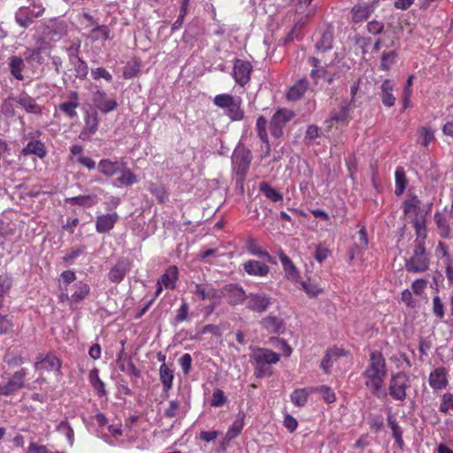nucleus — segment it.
I'll return each instance as SVG.
<instances>
[{"mask_svg": "<svg viewBox=\"0 0 453 453\" xmlns=\"http://www.w3.org/2000/svg\"><path fill=\"white\" fill-rule=\"evenodd\" d=\"M388 374L386 359L378 350L372 351L369 355L368 365L362 376L365 378V387L377 397L383 387Z\"/></svg>", "mask_w": 453, "mask_h": 453, "instance_id": "nucleus-1", "label": "nucleus"}, {"mask_svg": "<svg viewBox=\"0 0 453 453\" xmlns=\"http://www.w3.org/2000/svg\"><path fill=\"white\" fill-rule=\"evenodd\" d=\"M213 103L219 108L223 109L225 115L232 121H241L244 119L245 112L242 108V100L240 96L219 94L214 97Z\"/></svg>", "mask_w": 453, "mask_h": 453, "instance_id": "nucleus-2", "label": "nucleus"}, {"mask_svg": "<svg viewBox=\"0 0 453 453\" xmlns=\"http://www.w3.org/2000/svg\"><path fill=\"white\" fill-rule=\"evenodd\" d=\"M252 156L250 150L244 146H238L232 155V167L235 174L236 184L242 186L250 169Z\"/></svg>", "mask_w": 453, "mask_h": 453, "instance_id": "nucleus-3", "label": "nucleus"}, {"mask_svg": "<svg viewBox=\"0 0 453 453\" xmlns=\"http://www.w3.org/2000/svg\"><path fill=\"white\" fill-rule=\"evenodd\" d=\"M430 265V257L426 246H414L412 255L405 260V269L409 273H421L426 272Z\"/></svg>", "mask_w": 453, "mask_h": 453, "instance_id": "nucleus-4", "label": "nucleus"}, {"mask_svg": "<svg viewBox=\"0 0 453 453\" xmlns=\"http://www.w3.org/2000/svg\"><path fill=\"white\" fill-rule=\"evenodd\" d=\"M37 32L41 33L45 38L58 42L65 36L68 31V25L65 20L52 19L40 24Z\"/></svg>", "mask_w": 453, "mask_h": 453, "instance_id": "nucleus-5", "label": "nucleus"}, {"mask_svg": "<svg viewBox=\"0 0 453 453\" xmlns=\"http://www.w3.org/2000/svg\"><path fill=\"white\" fill-rule=\"evenodd\" d=\"M27 374V369L21 368L16 371L12 377L5 378L1 375L2 380L0 381V395H12L17 391L21 389L25 385V378Z\"/></svg>", "mask_w": 453, "mask_h": 453, "instance_id": "nucleus-6", "label": "nucleus"}, {"mask_svg": "<svg viewBox=\"0 0 453 453\" xmlns=\"http://www.w3.org/2000/svg\"><path fill=\"white\" fill-rule=\"evenodd\" d=\"M410 387L409 376L403 372L391 375L388 385V393L395 401H403L406 398V389Z\"/></svg>", "mask_w": 453, "mask_h": 453, "instance_id": "nucleus-7", "label": "nucleus"}, {"mask_svg": "<svg viewBox=\"0 0 453 453\" xmlns=\"http://www.w3.org/2000/svg\"><path fill=\"white\" fill-rule=\"evenodd\" d=\"M294 117L293 111L287 109L278 110L271 119L269 129L274 138H280L283 134V128Z\"/></svg>", "mask_w": 453, "mask_h": 453, "instance_id": "nucleus-8", "label": "nucleus"}, {"mask_svg": "<svg viewBox=\"0 0 453 453\" xmlns=\"http://www.w3.org/2000/svg\"><path fill=\"white\" fill-rule=\"evenodd\" d=\"M33 9L29 7H20L15 13V20L23 28L28 27L33 23L34 18L41 17L45 9L42 4H33Z\"/></svg>", "mask_w": 453, "mask_h": 453, "instance_id": "nucleus-9", "label": "nucleus"}, {"mask_svg": "<svg viewBox=\"0 0 453 453\" xmlns=\"http://www.w3.org/2000/svg\"><path fill=\"white\" fill-rule=\"evenodd\" d=\"M92 102L96 109L102 113L107 114L118 107V103L115 99L110 98L105 91L97 88L92 95Z\"/></svg>", "mask_w": 453, "mask_h": 453, "instance_id": "nucleus-10", "label": "nucleus"}, {"mask_svg": "<svg viewBox=\"0 0 453 453\" xmlns=\"http://www.w3.org/2000/svg\"><path fill=\"white\" fill-rule=\"evenodd\" d=\"M252 65L250 62L236 59L233 69V76L240 86H245L250 80Z\"/></svg>", "mask_w": 453, "mask_h": 453, "instance_id": "nucleus-11", "label": "nucleus"}, {"mask_svg": "<svg viewBox=\"0 0 453 453\" xmlns=\"http://www.w3.org/2000/svg\"><path fill=\"white\" fill-rule=\"evenodd\" d=\"M246 300L247 308L258 313L265 312L271 304V297L263 293H250L249 296H247Z\"/></svg>", "mask_w": 453, "mask_h": 453, "instance_id": "nucleus-12", "label": "nucleus"}, {"mask_svg": "<svg viewBox=\"0 0 453 453\" xmlns=\"http://www.w3.org/2000/svg\"><path fill=\"white\" fill-rule=\"evenodd\" d=\"M131 269V263L127 258L121 257L111 266L108 273V279L112 283L121 282Z\"/></svg>", "mask_w": 453, "mask_h": 453, "instance_id": "nucleus-13", "label": "nucleus"}, {"mask_svg": "<svg viewBox=\"0 0 453 453\" xmlns=\"http://www.w3.org/2000/svg\"><path fill=\"white\" fill-rule=\"evenodd\" d=\"M15 103L28 114L41 115L42 112V107L36 103L35 98L26 92L16 96Z\"/></svg>", "mask_w": 453, "mask_h": 453, "instance_id": "nucleus-14", "label": "nucleus"}, {"mask_svg": "<svg viewBox=\"0 0 453 453\" xmlns=\"http://www.w3.org/2000/svg\"><path fill=\"white\" fill-rule=\"evenodd\" d=\"M80 106V96L78 92L71 91L67 100L58 105L59 111L69 119H74L78 116L76 109Z\"/></svg>", "mask_w": 453, "mask_h": 453, "instance_id": "nucleus-15", "label": "nucleus"}, {"mask_svg": "<svg viewBox=\"0 0 453 453\" xmlns=\"http://www.w3.org/2000/svg\"><path fill=\"white\" fill-rule=\"evenodd\" d=\"M119 216L117 212L102 214L96 219V230L99 234H106L112 230Z\"/></svg>", "mask_w": 453, "mask_h": 453, "instance_id": "nucleus-16", "label": "nucleus"}, {"mask_svg": "<svg viewBox=\"0 0 453 453\" xmlns=\"http://www.w3.org/2000/svg\"><path fill=\"white\" fill-rule=\"evenodd\" d=\"M224 290L230 305L242 304L247 298L244 289L238 284H228L224 288Z\"/></svg>", "mask_w": 453, "mask_h": 453, "instance_id": "nucleus-17", "label": "nucleus"}, {"mask_svg": "<svg viewBox=\"0 0 453 453\" xmlns=\"http://www.w3.org/2000/svg\"><path fill=\"white\" fill-rule=\"evenodd\" d=\"M374 4H359L351 9V20L357 24L367 20L374 12Z\"/></svg>", "mask_w": 453, "mask_h": 453, "instance_id": "nucleus-18", "label": "nucleus"}, {"mask_svg": "<svg viewBox=\"0 0 453 453\" xmlns=\"http://www.w3.org/2000/svg\"><path fill=\"white\" fill-rule=\"evenodd\" d=\"M194 293L201 299H208L215 303H219L221 299L219 292L215 288H213L212 285L208 283L196 284Z\"/></svg>", "mask_w": 453, "mask_h": 453, "instance_id": "nucleus-19", "label": "nucleus"}, {"mask_svg": "<svg viewBox=\"0 0 453 453\" xmlns=\"http://www.w3.org/2000/svg\"><path fill=\"white\" fill-rule=\"evenodd\" d=\"M395 83L389 79L384 80L380 87V100L382 104L386 107L390 108L394 106L395 104L396 98L393 93L395 90Z\"/></svg>", "mask_w": 453, "mask_h": 453, "instance_id": "nucleus-20", "label": "nucleus"}, {"mask_svg": "<svg viewBox=\"0 0 453 453\" xmlns=\"http://www.w3.org/2000/svg\"><path fill=\"white\" fill-rule=\"evenodd\" d=\"M251 357L255 363L269 365L278 363L280 356V354L268 349H257V350L253 353Z\"/></svg>", "mask_w": 453, "mask_h": 453, "instance_id": "nucleus-21", "label": "nucleus"}, {"mask_svg": "<svg viewBox=\"0 0 453 453\" xmlns=\"http://www.w3.org/2000/svg\"><path fill=\"white\" fill-rule=\"evenodd\" d=\"M244 271L251 276L265 277L269 273V266L257 260H249L243 264Z\"/></svg>", "mask_w": 453, "mask_h": 453, "instance_id": "nucleus-22", "label": "nucleus"}, {"mask_svg": "<svg viewBox=\"0 0 453 453\" xmlns=\"http://www.w3.org/2000/svg\"><path fill=\"white\" fill-rule=\"evenodd\" d=\"M125 167V162L121 161H111L110 159H102L98 163L99 172L107 176L111 177L121 170V167Z\"/></svg>", "mask_w": 453, "mask_h": 453, "instance_id": "nucleus-23", "label": "nucleus"}, {"mask_svg": "<svg viewBox=\"0 0 453 453\" xmlns=\"http://www.w3.org/2000/svg\"><path fill=\"white\" fill-rule=\"evenodd\" d=\"M22 155H35L42 159L47 156L45 144L40 140L30 141L21 150Z\"/></svg>", "mask_w": 453, "mask_h": 453, "instance_id": "nucleus-24", "label": "nucleus"}, {"mask_svg": "<svg viewBox=\"0 0 453 453\" xmlns=\"http://www.w3.org/2000/svg\"><path fill=\"white\" fill-rule=\"evenodd\" d=\"M447 371L444 367L434 370L429 375V385L434 389H442L448 385Z\"/></svg>", "mask_w": 453, "mask_h": 453, "instance_id": "nucleus-25", "label": "nucleus"}, {"mask_svg": "<svg viewBox=\"0 0 453 453\" xmlns=\"http://www.w3.org/2000/svg\"><path fill=\"white\" fill-rule=\"evenodd\" d=\"M178 279V268L175 265L169 266L165 272L157 280V284L164 286L165 288L173 289Z\"/></svg>", "mask_w": 453, "mask_h": 453, "instance_id": "nucleus-26", "label": "nucleus"}, {"mask_svg": "<svg viewBox=\"0 0 453 453\" xmlns=\"http://www.w3.org/2000/svg\"><path fill=\"white\" fill-rule=\"evenodd\" d=\"M279 258L281 262L286 277L293 282H297L299 279V273L291 259L283 252L280 253Z\"/></svg>", "mask_w": 453, "mask_h": 453, "instance_id": "nucleus-27", "label": "nucleus"}, {"mask_svg": "<svg viewBox=\"0 0 453 453\" xmlns=\"http://www.w3.org/2000/svg\"><path fill=\"white\" fill-rule=\"evenodd\" d=\"M260 324L270 333L280 334L285 330L283 320L276 316L265 317L260 321Z\"/></svg>", "mask_w": 453, "mask_h": 453, "instance_id": "nucleus-28", "label": "nucleus"}, {"mask_svg": "<svg viewBox=\"0 0 453 453\" xmlns=\"http://www.w3.org/2000/svg\"><path fill=\"white\" fill-rule=\"evenodd\" d=\"M25 58L19 56H12L9 58L8 66L11 74L18 81H24L22 72L25 68Z\"/></svg>", "mask_w": 453, "mask_h": 453, "instance_id": "nucleus-29", "label": "nucleus"}, {"mask_svg": "<svg viewBox=\"0 0 453 453\" xmlns=\"http://www.w3.org/2000/svg\"><path fill=\"white\" fill-rule=\"evenodd\" d=\"M309 82L306 79L299 80L293 85L287 93V98L289 101L299 100L307 91Z\"/></svg>", "mask_w": 453, "mask_h": 453, "instance_id": "nucleus-30", "label": "nucleus"}, {"mask_svg": "<svg viewBox=\"0 0 453 453\" xmlns=\"http://www.w3.org/2000/svg\"><path fill=\"white\" fill-rule=\"evenodd\" d=\"M333 42H334V34L333 31L327 29L324 31L320 39L316 42V51L319 52H326L333 49Z\"/></svg>", "mask_w": 453, "mask_h": 453, "instance_id": "nucleus-31", "label": "nucleus"}, {"mask_svg": "<svg viewBox=\"0 0 453 453\" xmlns=\"http://www.w3.org/2000/svg\"><path fill=\"white\" fill-rule=\"evenodd\" d=\"M65 202L71 205L93 207L97 203L98 197L96 195L78 196L66 198Z\"/></svg>", "mask_w": 453, "mask_h": 453, "instance_id": "nucleus-32", "label": "nucleus"}, {"mask_svg": "<svg viewBox=\"0 0 453 453\" xmlns=\"http://www.w3.org/2000/svg\"><path fill=\"white\" fill-rule=\"evenodd\" d=\"M434 221L439 235L441 238H449L450 235V226L447 217L443 213L437 211L434 214Z\"/></svg>", "mask_w": 453, "mask_h": 453, "instance_id": "nucleus-33", "label": "nucleus"}, {"mask_svg": "<svg viewBox=\"0 0 453 453\" xmlns=\"http://www.w3.org/2000/svg\"><path fill=\"white\" fill-rule=\"evenodd\" d=\"M36 368L44 369L46 371H56L60 372L61 362L60 360L53 356L47 355L42 361L35 364Z\"/></svg>", "mask_w": 453, "mask_h": 453, "instance_id": "nucleus-34", "label": "nucleus"}, {"mask_svg": "<svg viewBox=\"0 0 453 453\" xmlns=\"http://www.w3.org/2000/svg\"><path fill=\"white\" fill-rule=\"evenodd\" d=\"M88 380L99 396H104L107 394L105 385L99 378V370L97 368H94L89 372Z\"/></svg>", "mask_w": 453, "mask_h": 453, "instance_id": "nucleus-35", "label": "nucleus"}, {"mask_svg": "<svg viewBox=\"0 0 453 453\" xmlns=\"http://www.w3.org/2000/svg\"><path fill=\"white\" fill-rule=\"evenodd\" d=\"M244 426V414H240L238 418L233 422V424L229 426L224 441H230L231 440L236 438L241 432L242 431Z\"/></svg>", "mask_w": 453, "mask_h": 453, "instance_id": "nucleus-36", "label": "nucleus"}, {"mask_svg": "<svg viewBox=\"0 0 453 453\" xmlns=\"http://www.w3.org/2000/svg\"><path fill=\"white\" fill-rule=\"evenodd\" d=\"M75 291L70 297L71 303H77L84 300L90 293L89 286L82 281L75 283Z\"/></svg>", "mask_w": 453, "mask_h": 453, "instance_id": "nucleus-37", "label": "nucleus"}, {"mask_svg": "<svg viewBox=\"0 0 453 453\" xmlns=\"http://www.w3.org/2000/svg\"><path fill=\"white\" fill-rule=\"evenodd\" d=\"M159 377L164 391H169L173 387V372L166 365V364H162L160 365Z\"/></svg>", "mask_w": 453, "mask_h": 453, "instance_id": "nucleus-38", "label": "nucleus"}, {"mask_svg": "<svg viewBox=\"0 0 453 453\" xmlns=\"http://www.w3.org/2000/svg\"><path fill=\"white\" fill-rule=\"evenodd\" d=\"M259 191L273 203L281 202L283 200L282 194L273 188L268 182H261L259 184Z\"/></svg>", "mask_w": 453, "mask_h": 453, "instance_id": "nucleus-39", "label": "nucleus"}, {"mask_svg": "<svg viewBox=\"0 0 453 453\" xmlns=\"http://www.w3.org/2000/svg\"><path fill=\"white\" fill-rule=\"evenodd\" d=\"M111 30L106 25H99L96 24L91 31L88 38H89L92 42H96L99 40H108L110 39Z\"/></svg>", "mask_w": 453, "mask_h": 453, "instance_id": "nucleus-40", "label": "nucleus"}, {"mask_svg": "<svg viewBox=\"0 0 453 453\" xmlns=\"http://www.w3.org/2000/svg\"><path fill=\"white\" fill-rule=\"evenodd\" d=\"M42 50L43 48L42 46L36 48H27L23 53L25 60L27 63H36L37 65H42L44 61L42 58Z\"/></svg>", "mask_w": 453, "mask_h": 453, "instance_id": "nucleus-41", "label": "nucleus"}, {"mask_svg": "<svg viewBox=\"0 0 453 453\" xmlns=\"http://www.w3.org/2000/svg\"><path fill=\"white\" fill-rule=\"evenodd\" d=\"M120 176L117 178V181L123 186H131L138 181L137 176L134 174L128 168L127 164L125 162V167H121L119 172Z\"/></svg>", "mask_w": 453, "mask_h": 453, "instance_id": "nucleus-42", "label": "nucleus"}, {"mask_svg": "<svg viewBox=\"0 0 453 453\" xmlns=\"http://www.w3.org/2000/svg\"><path fill=\"white\" fill-rule=\"evenodd\" d=\"M246 249L252 255L257 256L261 258H267L268 260H271L270 254L267 251L263 250L259 244L257 242V241L253 238H249L247 240Z\"/></svg>", "mask_w": 453, "mask_h": 453, "instance_id": "nucleus-43", "label": "nucleus"}, {"mask_svg": "<svg viewBox=\"0 0 453 453\" xmlns=\"http://www.w3.org/2000/svg\"><path fill=\"white\" fill-rule=\"evenodd\" d=\"M119 368L121 372L134 377L135 379H139L142 376L141 371L136 368L135 365L134 364L132 360V357H128L127 358H125L124 363H120V365H118Z\"/></svg>", "mask_w": 453, "mask_h": 453, "instance_id": "nucleus-44", "label": "nucleus"}, {"mask_svg": "<svg viewBox=\"0 0 453 453\" xmlns=\"http://www.w3.org/2000/svg\"><path fill=\"white\" fill-rule=\"evenodd\" d=\"M421 202L417 196H411L403 202V212L405 214H419Z\"/></svg>", "mask_w": 453, "mask_h": 453, "instance_id": "nucleus-45", "label": "nucleus"}, {"mask_svg": "<svg viewBox=\"0 0 453 453\" xmlns=\"http://www.w3.org/2000/svg\"><path fill=\"white\" fill-rule=\"evenodd\" d=\"M267 124V119L264 116H259L256 123V131L259 139L268 146Z\"/></svg>", "mask_w": 453, "mask_h": 453, "instance_id": "nucleus-46", "label": "nucleus"}, {"mask_svg": "<svg viewBox=\"0 0 453 453\" xmlns=\"http://www.w3.org/2000/svg\"><path fill=\"white\" fill-rule=\"evenodd\" d=\"M434 140V133L432 128L422 127L418 130V142L427 147Z\"/></svg>", "mask_w": 453, "mask_h": 453, "instance_id": "nucleus-47", "label": "nucleus"}, {"mask_svg": "<svg viewBox=\"0 0 453 453\" xmlns=\"http://www.w3.org/2000/svg\"><path fill=\"white\" fill-rule=\"evenodd\" d=\"M367 424L374 433H380L384 427V418L381 414L371 413L367 418Z\"/></svg>", "mask_w": 453, "mask_h": 453, "instance_id": "nucleus-48", "label": "nucleus"}, {"mask_svg": "<svg viewBox=\"0 0 453 453\" xmlns=\"http://www.w3.org/2000/svg\"><path fill=\"white\" fill-rule=\"evenodd\" d=\"M395 194L401 196L406 188V176L403 168L398 167L395 172Z\"/></svg>", "mask_w": 453, "mask_h": 453, "instance_id": "nucleus-49", "label": "nucleus"}, {"mask_svg": "<svg viewBox=\"0 0 453 453\" xmlns=\"http://www.w3.org/2000/svg\"><path fill=\"white\" fill-rule=\"evenodd\" d=\"M70 64L73 66L76 78L83 80L87 77L88 73V67L82 58L76 59V61Z\"/></svg>", "mask_w": 453, "mask_h": 453, "instance_id": "nucleus-50", "label": "nucleus"}, {"mask_svg": "<svg viewBox=\"0 0 453 453\" xmlns=\"http://www.w3.org/2000/svg\"><path fill=\"white\" fill-rule=\"evenodd\" d=\"M147 189L157 197V201L160 203H165V200L168 198V195L165 188L161 185L150 182L149 183Z\"/></svg>", "mask_w": 453, "mask_h": 453, "instance_id": "nucleus-51", "label": "nucleus"}, {"mask_svg": "<svg viewBox=\"0 0 453 453\" xmlns=\"http://www.w3.org/2000/svg\"><path fill=\"white\" fill-rule=\"evenodd\" d=\"M339 356H341V354L337 351L329 350L326 352L320 364V368L325 372V373H330V369L333 365L334 360H335Z\"/></svg>", "mask_w": 453, "mask_h": 453, "instance_id": "nucleus-52", "label": "nucleus"}, {"mask_svg": "<svg viewBox=\"0 0 453 453\" xmlns=\"http://www.w3.org/2000/svg\"><path fill=\"white\" fill-rule=\"evenodd\" d=\"M189 1L190 0H181L180 13H179L177 19L174 21V23L172 26V32H174L181 27L183 21H184V18L188 13Z\"/></svg>", "mask_w": 453, "mask_h": 453, "instance_id": "nucleus-53", "label": "nucleus"}, {"mask_svg": "<svg viewBox=\"0 0 453 453\" xmlns=\"http://www.w3.org/2000/svg\"><path fill=\"white\" fill-rule=\"evenodd\" d=\"M57 431L65 434L69 444L73 446L74 441V432L73 429L71 427L70 424L66 420L61 421L57 426Z\"/></svg>", "mask_w": 453, "mask_h": 453, "instance_id": "nucleus-54", "label": "nucleus"}, {"mask_svg": "<svg viewBox=\"0 0 453 453\" xmlns=\"http://www.w3.org/2000/svg\"><path fill=\"white\" fill-rule=\"evenodd\" d=\"M291 401L296 406H303L308 401V392L305 388L296 389L291 394Z\"/></svg>", "mask_w": 453, "mask_h": 453, "instance_id": "nucleus-55", "label": "nucleus"}, {"mask_svg": "<svg viewBox=\"0 0 453 453\" xmlns=\"http://www.w3.org/2000/svg\"><path fill=\"white\" fill-rule=\"evenodd\" d=\"M349 112V104H342L339 111L332 112L331 120L336 123L347 121Z\"/></svg>", "mask_w": 453, "mask_h": 453, "instance_id": "nucleus-56", "label": "nucleus"}, {"mask_svg": "<svg viewBox=\"0 0 453 453\" xmlns=\"http://www.w3.org/2000/svg\"><path fill=\"white\" fill-rule=\"evenodd\" d=\"M397 54L395 51L384 52L381 56L380 69L387 71L395 64Z\"/></svg>", "mask_w": 453, "mask_h": 453, "instance_id": "nucleus-57", "label": "nucleus"}, {"mask_svg": "<svg viewBox=\"0 0 453 453\" xmlns=\"http://www.w3.org/2000/svg\"><path fill=\"white\" fill-rule=\"evenodd\" d=\"M432 310L434 315L439 319H442L445 316V306L439 296H435L433 298Z\"/></svg>", "mask_w": 453, "mask_h": 453, "instance_id": "nucleus-58", "label": "nucleus"}, {"mask_svg": "<svg viewBox=\"0 0 453 453\" xmlns=\"http://www.w3.org/2000/svg\"><path fill=\"white\" fill-rule=\"evenodd\" d=\"M15 98L16 96H9L4 100L1 106V111L3 114L9 117H14L16 115V110L13 104V103L15 102Z\"/></svg>", "mask_w": 453, "mask_h": 453, "instance_id": "nucleus-59", "label": "nucleus"}, {"mask_svg": "<svg viewBox=\"0 0 453 453\" xmlns=\"http://www.w3.org/2000/svg\"><path fill=\"white\" fill-rule=\"evenodd\" d=\"M91 77L95 80L104 79L107 82L112 81V75L104 67H97L91 69Z\"/></svg>", "mask_w": 453, "mask_h": 453, "instance_id": "nucleus-60", "label": "nucleus"}, {"mask_svg": "<svg viewBox=\"0 0 453 453\" xmlns=\"http://www.w3.org/2000/svg\"><path fill=\"white\" fill-rule=\"evenodd\" d=\"M227 401L226 396L225 395L223 390L217 388L214 390L212 394V398L211 402V405L212 407H220L223 406Z\"/></svg>", "mask_w": 453, "mask_h": 453, "instance_id": "nucleus-61", "label": "nucleus"}, {"mask_svg": "<svg viewBox=\"0 0 453 453\" xmlns=\"http://www.w3.org/2000/svg\"><path fill=\"white\" fill-rule=\"evenodd\" d=\"M449 409L453 410V395L450 393H445L441 397L439 411L447 414Z\"/></svg>", "mask_w": 453, "mask_h": 453, "instance_id": "nucleus-62", "label": "nucleus"}, {"mask_svg": "<svg viewBox=\"0 0 453 453\" xmlns=\"http://www.w3.org/2000/svg\"><path fill=\"white\" fill-rule=\"evenodd\" d=\"M12 284V279L8 274H0V296H4L9 292Z\"/></svg>", "mask_w": 453, "mask_h": 453, "instance_id": "nucleus-63", "label": "nucleus"}, {"mask_svg": "<svg viewBox=\"0 0 453 453\" xmlns=\"http://www.w3.org/2000/svg\"><path fill=\"white\" fill-rule=\"evenodd\" d=\"M317 391L322 395L323 399L328 403H334L336 400L334 392L327 386H321L317 388Z\"/></svg>", "mask_w": 453, "mask_h": 453, "instance_id": "nucleus-64", "label": "nucleus"}]
</instances>
